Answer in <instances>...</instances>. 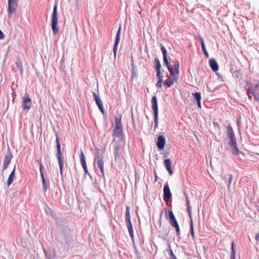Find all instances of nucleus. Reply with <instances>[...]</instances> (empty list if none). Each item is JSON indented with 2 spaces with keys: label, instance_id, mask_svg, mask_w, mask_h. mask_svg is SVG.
<instances>
[{
  "label": "nucleus",
  "instance_id": "obj_1",
  "mask_svg": "<svg viewBox=\"0 0 259 259\" xmlns=\"http://www.w3.org/2000/svg\"><path fill=\"white\" fill-rule=\"evenodd\" d=\"M171 76H169L168 79L164 82V84L168 87H170L177 80L178 75L179 72V62L178 61L175 62L172 66L167 67Z\"/></svg>",
  "mask_w": 259,
  "mask_h": 259
},
{
  "label": "nucleus",
  "instance_id": "obj_2",
  "mask_svg": "<svg viewBox=\"0 0 259 259\" xmlns=\"http://www.w3.org/2000/svg\"><path fill=\"white\" fill-rule=\"evenodd\" d=\"M121 116L119 117H115V126L114 128V133L113 136L115 137L121 138L123 135L122 126L121 121Z\"/></svg>",
  "mask_w": 259,
  "mask_h": 259
},
{
  "label": "nucleus",
  "instance_id": "obj_3",
  "mask_svg": "<svg viewBox=\"0 0 259 259\" xmlns=\"http://www.w3.org/2000/svg\"><path fill=\"white\" fill-rule=\"evenodd\" d=\"M113 144V149H114V156L115 160H117L118 159H119L120 157V155L121 154V151L122 149V141L121 139L116 141L114 140L112 142Z\"/></svg>",
  "mask_w": 259,
  "mask_h": 259
},
{
  "label": "nucleus",
  "instance_id": "obj_4",
  "mask_svg": "<svg viewBox=\"0 0 259 259\" xmlns=\"http://www.w3.org/2000/svg\"><path fill=\"white\" fill-rule=\"evenodd\" d=\"M247 93L248 97L250 99L251 98V96L249 94H251L254 99L259 102V82H256L255 84H253L248 87Z\"/></svg>",
  "mask_w": 259,
  "mask_h": 259
},
{
  "label": "nucleus",
  "instance_id": "obj_5",
  "mask_svg": "<svg viewBox=\"0 0 259 259\" xmlns=\"http://www.w3.org/2000/svg\"><path fill=\"white\" fill-rule=\"evenodd\" d=\"M56 143H57V152L56 154V157L57 158L60 170V174L61 176L63 175V169L64 167V163H63V160L62 157V152L61 151V145L60 144L59 140L58 137L56 138Z\"/></svg>",
  "mask_w": 259,
  "mask_h": 259
},
{
  "label": "nucleus",
  "instance_id": "obj_6",
  "mask_svg": "<svg viewBox=\"0 0 259 259\" xmlns=\"http://www.w3.org/2000/svg\"><path fill=\"white\" fill-rule=\"evenodd\" d=\"M58 20L57 6V5H55L53 8V12L52 16V28L53 32L55 34H56L59 31V29L57 27Z\"/></svg>",
  "mask_w": 259,
  "mask_h": 259
},
{
  "label": "nucleus",
  "instance_id": "obj_7",
  "mask_svg": "<svg viewBox=\"0 0 259 259\" xmlns=\"http://www.w3.org/2000/svg\"><path fill=\"white\" fill-rule=\"evenodd\" d=\"M168 216L169 219V223L172 227L176 229L177 235L178 236L180 233L179 226L175 218L174 214L171 210L169 211Z\"/></svg>",
  "mask_w": 259,
  "mask_h": 259
},
{
  "label": "nucleus",
  "instance_id": "obj_8",
  "mask_svg": "<svg viewBox=\"0 0 259 259\" xmlns=\"http://www.w3.org/2000/svg\"><path fill=\"white\" fill-rule=\"evenodd\" d=\"M18 0H8V13L9 17L15 12L17 5Z\"/></svg>",
  "mask_w": 259,
  "mask_h": 259
},
{
  "label": "nucleus",
  "instance_id": "obj_9",
  "mask_svg": "<svg viewBox=\"0 0 259 259\" xmlns=\"http://www.w3.org/2000/svg\"><path fill=\"white\" fill-rule=\"evenodd\" d=\"M31 105V99L27 93L23 98L22 107L23 110H29Z\"/></svg>",
  "mask_w": 259,
  "mask_h": 259
},
{
  "label": "nucleus",
  "instance_id": "obj_10",
  "mask_svg": "<svg viewBox=\"0 0 259 259\" xmlns=\"http://www.w3.org/2000/svg\"><path fill=\"white\" fill-rule=\"evenodd\" d=\"M95 163L97 167L100 169L102 176L104 177V162L103 160V156L101 155L97 156L95 159Z\"/></svg>",
  "mask_w": 259,
  "mask_h": 259
},
{
  "label": "nucleus",
  "instance_id": "obj_11",
  "mask_svg": "<svg viewBox=\"0 0 259 259\" xmlns=\"http://www.w3.org/2000/svg\"><path fill=\"white\" fill-rule=\"evenodd\" d=\"M121 29V27L120 26L118 28V31L116 33L115 40L114 48H113V53H114V57H116L117 51V48H118V46L119 40H120Z\"/></svg>",
  "mask_w": 259,
  "mask_h": 259
},
{
  "label": "nucleus",
  "instance_id": "obj_12",
  "mask_svg": "<svg viewBox=\"0 0 259 259\" xmlns=\"http://www.w3.org/2000/svg\"><path fill=\"white\" fill-rule=\"evenodd\" d=\"M229 149L231 151L234 155H237L239 154L240 151L237 148L236 141L229 142Z\"/></svg>",
  "mask_w": 259,
  "mask_h": 259
},
{
  "label": "nucleus",
  "instance_id": "obj_13",
  "mask_svg": "<svg viewBox=\"0 0 259 259\" xmlns=\"http://www.w3.org/2000/svg\"><path fill=\"white\" fill-rule=\"evenodd\" d=\"M163 193V198L165 201H167L171 198V193L167 183L164 186Z\"/></svg>",
  "mask_w": 259,
  "mask_h": 259
},
{
  "label": "nucleus",
  "instance_id": "obj_14",
  "mask_svg": "<svg viewBox=\"0 0 259 259\" xmlns=\"http://www.w3.org/2000/svg\"><path fill=\"white\" fill-rule=\"evenodd\" d=\"M160 47H161V52L162 53L163 56L164 64H165V65L166 67L171 66L170 62L168 61V60L167 58V56H166L167 51H166V49L164 47V46L162 44H160Z\"/></svg>",
  "mask_w": 259,
  "mask_h": 259
},
{
  "label": "nucleus",
  "instance_id": "obj_15",
  "mask_svg": "<svg viewBox=\"0 0 259 259\" xmlns=\"http://www.w3.org/2000/svg\"><path fill=\"white\" fill-rule=\"evenodd\" d=\"M152 108L153 110L154 115L158 114V108L157 97L154 96L151 100Z\"/></svg>",
  "mask_w": 259,
  "mask_h": 259
},
{
  "label": "nucleus",
  "instance_id": "obj_16",
  "mask_svg": "<svg viewBox=\"0 0 259 259\" xmlns=\"http://www.w3.org/2000/svg\"><path fill=\"white\" fill-rule=\"evenodd\" d=\"M165 144V138L163 136H159L158 137L157 146L160 150L163 149Z\"/></svg>",
  "mask_w": 259,
  "mask_h": 259
},
{
  "label": "nucleus",
  "instance_id": "obj_17",
  "mask_svg": "<svg viewBox=\"0 0 259 259\" xmlns=\"http://www.w3.org/2000/svg\"><path fill=\"white\" fill-rule=\"evenodd\" d=\"M47 259H55L56 252L55 249L50 248L48 250H44Z\"/></svg>",
  "mask_w": 259,
  "mask_h": 259
},
{
  "label": "nucleus",
  "instance_id": "obj_18",
  "mask_svg": "<svg viewBox=\"0 0 259 259\" xmlns=\"http://www.w3.org/2000/svg\"><path fill=\"white\" fill-rule=\"evenodd\" d=\"M228 132V137L229 139V142L236 141L235 138V135L233 130L230 126H229L227 128Z\"/></svg>",
  "mask_w": 259,
  "mask_h": 259
},
{
  "label": "nucleus",
  "instance_id": "obj_19",
  "mask_svg": "<svg viewBox=\"0 0 259 259\" xmlns=\"http://www.w3.org/2000/svg\"><path fill=\"white\" fill-rule=\"evenodd\" d=\"M209 63L211 69L213 71H217L219 70L218 64L214 59H210L209 60Z\"/></svg>",
  "mask_w": 259,
  "mask_h": 259
},
{
  "label": "nucleus",
  "instance_id": "obj_20",
  "mask_svg": "<svg viewBox=\"0 0 259 259\" xmlns=\"http://www.w3.org/2000/svg\"><path fill=\"white\" fill-rule=\"evenodd\" d=\"M63 236L65 237V241L68 243L72 239V235L69 229H66V230L63 233Z\"/></svg>",
  "mask_w": 259,
  "mask_h": 259
},
{
  "label": "nucleus",
  "instance_id": "obj_21",
  "mask_svg": "<svg viewBox=\"0 0 259 259\" xmlns=\"http://www.w3.org/2000/svg\"><path fill=\"white\" fill-rule=\"evenodd\" d=\"M125 222L126 223L127 229H128L130 237H131L132 239H133L134 237V233H133L132 224L131 221V220H125Z\"/></svg>",
  "mask_w": 259,
  "mask_h": 259
},
{
  "label": "nucleus",
  "instance_id": "obj_22",
  "mask_svg": "<svg viewBox=\"0 0 259 259\" xmlns=\"http://www.w3.org/2000/svg\"><path fill=\"white\" fill-rule=\"evenodd\" d=\"M164 165L167 170L169 175L172 174V171L171 169V162L169 159H165L164 161Z\"/></svg>",
  "mask_w": 259,
  "mask_h": 259
},
{
  "label": "nucleus",
  "instance_id": "obj_23",
  "mask_svg": "<svg viewBox=\"0 0 259 259\" xmlns=\"http://www.w3.org/2000/svg\"><path fill=\"white\" fill-rule=\"evenodd\" d=\"M199 39H200V42H201V47H202V49L204 55L205 56V57L206 58H208L209 57V54H208V53L207 52V51L206 50L204 40H203V38L201 37H199Z\"/></svg>",
  "mask_w": 259,
  "mask_h": 259
},
{
  "label": "nucleus",
  "instance_id": "obj_24",
  "mask_svg": "<svg viewBox=\"0 0 259 259\" xmlns=\"http://www.w3.org/2000/svg\"><path fill=\"white\" fill-rule=\"evenodd\" d=\"M12 157L13 155L11 152L9 150L8 151L5 156L4 162L9 164L11 162Z\"/></svg>",
  "mask_w": 259,
  "mask_h": 259
},
{
  "label": "nucleus",
  "instance_id": "obj_25",
  "mask_svg": "<svg viewBox=\"0 0 259 259\" xmlns=\"http://www.w3.org/2000/svg\"><path fill=\"white\" fill-rule=\"evenodd\" d=\"M15 166L14 167L13 171L11 172L10 175L9 176L8 180L7 181V185L8 186H10L13 183L14 178H15Z\"/></svg>",
  "mask_w": 259,
  "mask_h": 259
},
{
  "label": "nucleus",
  "instance_id": "obj_26",
  "mask_svg": "<svg viewBox=\"0 0 259 259\" xmlns=\"http://www.w3.org/2000/svg\"><path fill=\"white\" fill-rule=\"evenodd\" d=\"M232 175L231 174H228L225 176V179L227 181V187L229 190L230 189L231 184L232 181Z\"/></svg>",
  "mask_w": 259,
  "mask_h": 259
},
{
  "label": "nucleus",
  "instance_id": "obj_27",
  "mask_svg": "<svg viewBox=\"0 0 259 259\" xmlns=\"http://www.w3.org/2000/svg\"><path fill=\"white\" fill-rule=\"evenodd\" d=\"M80 158V163H81V164L82 167L87 166V163L85 162V156H84V155L82 151H81Z\"/></svg>",
  "mask_w": 259,
  "mask_h": 259
},
{
  "label": "nucleus",
  "instance_id": "obj_28",
  "mask_svg": "<svg viewBox=\"0 0 259 259\" xmlns=\"http://www.w3.org/2000/svg\"><path fill=\"white\" fill-rule=\"evenodd\" d=\"M16 65L17 68L19 70L21 74H23V66L22 63L20 59H17L16 62Z\"/></svg>",
  "mask_w": 259,
  "mask_h": 259
},
{
  "label": "nucleus",
  "instance_id": "obj_29",
  "mask_svg": "<svg viewBox=\"0 0 259 259\" xmlns=\"http://www.w3.org/2000/svg\"><path fill=\"white\" fill-rule=\"evenodd\" d=\"M41 178L42 179L43 189L45 192H46L48 189V185L47 184L44 175H42V177H41Z\"/></svg>",
  "mask_w": 259,
  "mask_h": 259
},
{
  "label": "nucleus",
  "instance_id": "obj_30",
  "mask_svg": "<svg viewBox=\"0 0 259 259\" xmlns=\"http://www.w3.org/2000/svg\"><path fill=\"white\" fill-rule=\"evenodd\" d=\"M154 62L155 64V70H160L161 64L158 58H155Z\"/></svg>",
  "mask_w": 259,
  "mask_h": 259
},
{
  "label": "nucleus",
  "instance_id": "obj_31",
  "mask_svg": "<svg viewBox=\"0 0 259 259\" xmlns=\"http://www.w3.org/2000/svg\"><path fill=\"white\" fill-rule=\"evenodd\" d=\"M231 249L232 252L231 253L230 259H235V254L234 249V242L232 243Z\"/></svg>",
  "mask_w": 259,
  "mask_h": 259
},
{
  "label": "nucleus",
  "instance_id": "obj_32",
  "mask_svg": "<svg viewBox=\"0 0 259 259\" xmlns=\"http://www.w3.org/2000/svg\"><path fill=\"white\" fill-rule=\"evenodd\" d=\"M193 95L197 101H201V97L200 93L196 92L195 94H193Z\"/></svg>",
  "mask_w": 259,
  "mask_h": 259
},
{
  "label": "nucleus",
  "instance_id": "obj_33",
  "mask_svg": "<svg viewBox=\"0 0 259 259\" xmlns=\"http://www.w3.org/2000/svg\"><path fill=\"white\" fill-rule=\"evenodd\" d=\"M131 220L130 214V209H129V207L128 206L126 208V212H125V220Z\"/></svg>",
  "mask_w": 259,
  "mask_h": 259
},
{
  "label": "nucleus",
  "instance_id": "obj_34",
  "mask_svg": "<svg viewBox=\"0 0 259 259\" xmlns=\"http://www.w3.org/2000/svg\"><path fill=\"white\" fill-rule=\"evenodd\" d=\"M158 114L154 115V123H155L154 128L155 129L156 128L158 127Z\"/></svg>",
  "mask_w": 259,
  "mask_h": 259
},
{
  "label": "nucleus",
  "instance_id": "obj_35",
  "mask_svg": "<svg viewBox=\"0 0 259 259\" xmlns=\"http://www.w3.org/2000/svg\"><path fill=\"white\" fill-rule=\"evenodd\" d=\"M190 234L193 239H194V232L192 221H191V225H190Z\"/></svg>",
  "mask_w": 259,
  "mask_h": 259
},
{
  "label": "nucleus",
  "instance_id": "obj_36",
  "mask_svg": "<svg viewBox=\"0 0 259 259\" xmlns=\"http://www.w3.org/2000/svg\"><path fill=\"white\" fill-rule=\"evenodd\" d=\"M39 170L40 173V176L42 177V175H44L42 170L44 168V166L43 165L42 162L41 161H39Z\"/></svg>",
  "mask_w": 259,
  "mask_h": 259
},
{
  "label": "nucleus",
  "instance_id": "obj_37",
  "mask_svg": "<svg viewBox=\"0 0 259 259\" xmlns=\"http://www.w3.org/2000/svg\"><path fill=\"white\" fill-rule=\"evenodd\" d=\"M93 96L94 98V99L95 100V102L97 101V100L100 99V97L97 96V95L95 93H93Z\"/></svg>",
  "mask_w": 259,
  "mask_h": 259
},
{
  "label": "nucleus",
  "instance_id": "obj_38",
  "mask_svg": "<svg viewBox=\"0 0 259 259\" xmlns=\"http://www.w3.org/2000/svg\"><path fill=\"white\" fill-rule=\"evenodd\" d=\"M83 170L84 171L85 175H88L90 177H91V176L88 171L87 166H85V167H83Z\"/></svg>",
  "mask_w": 259,
  "mask_h": 259
},
{
  "label": "nucleus",
  "instance_id": "obj_39",
  "mask_svg": "<svg viewBox=\"0 0 259 259\" xmlns=\"http://www.w3.org/2000/svg\"><path fill=\"white\" fill-rule=\"evenodd\" d=\"M170 255L171 257V259H177L176 257L174 255V254L171 249H170Z\"/></svg>",
  "mask_w": 259,
  "mask_h": 259
},
{
  "label": "nucleus",
  "instance_id": "obj_40",
  "mask_svg": "<svg viewBox=\"0 0 259 259\" xmlns=\"http://www.w3.org/2000/svg\"><path fill=\"white\" fill-rule=\"evenodd\" d=\"M96 104H97V105H98V107L99 106L103 105L101 99L97 100V101H96Z\"/></svg>",
  "mask_w": 259,
  "mask_h": 259
},
{
  "label": "nucleus",
  "instance_id": "obj_41",
  "mask_svg": "<svg viewBox=\"0 0 259 259\" xmlns=\"http://www.w3.org/2000/svg\"><path fill=\"white\" fill-rule=\"evenodd\" d=\"M156 70V76L157 77H159L162 76L161 75L160 70Z\"/></svg>",
  "mask_w": 259,
  "mask_h": 259
},
{
  "label": "nucleus",
  "instance_id": "obj_42",
  "mask_svg": "<svg viewBox=\"0 0 259 259\" xmlns=\"http://www.w3.org/2000/svg\"><path fill=\"white\" fill-rule=\"evenodd\" d=\"M98 107H99V109H100V110L101 111V112L102 113V114H104L105 113V111H104L103 105L99 106Z\"/></svg>",
  "mask_w": 259,
  "mask_h": 259
},
{
  "label": "nucleus",
  "instance_id": "obj_43",
  "mask_svg": "<svg viewBox=\"0 0 259 259\" xmlns=\"http://www.w3.org/2000/svg\"><path fill=\"white\" fill-rule=\"evenodd\" d=\"M9 164L8 163H5L3 162V170H5V169H6L8 167V166Z\"/></svg>",
  "mask_w": 259,
  "mask_h": 259
},
{
  "label": "nucleus",
  "instance_id": "obj_44",
  "mask_svg": "<svg viewBox=\"0 0 259 259\" xmlns=\"http://www.w3.org/2000/svg\"><path fill=\"white\" fill-rule=\"evenodd\" d=\"M162 82H161L160 81H157V83H156V86L157 88H160L162 87Z\"/></svg>",
  "mask_w": 259,
  "mask_h": 259
},
{
  "label": "nucleus",
  "instance_id": "obj_45",
  "mask_svg": "<svg viewBox=\"0 0 259 259\" xmlns=\"http://www.w3.org/2000/svg\"><path fill=\"white\" fill-rule=\"evenodd\" d=\"M5 38V35L4 34L3 32L1 31L0 29V40L3 39Z\"/></svg>",
  "mask_w": 259,
  "mask_h": 259
},
{
  "label": "nucleus",
  "instance_id": "obj_46",
  "mask_svg": "<svg viewBox=\"0 0 259 259\" xmlns=\"http://www.w3.org/2000/svg\"><path fill=\"white\" fill-rule=\"evenodd\" d=\"M186 196V203H187V206H190V201L188 198V197L187 196L186 194H185Z\"/></svg>",
  "mask_w": 259,
  "mask_h": 259
},
{
  "label": "nucleus",
  "instance_id": "obj_47",
  "mask_svg": "<svg viewBox=\"0 0 259 259\" xmlns=\"http://www.w3.org/2000/svg\"><path fill=\"white\" fill-rule=\"evenodd\" d=\"M136 255L137 258V259H141V256L140 254L136 250Z\"/></svg>",
  "mask_w": 259,
  "mask_h": 259
},
{
  "label": "nucleus",
  "instance_id": "obj_48",
  "mask_svg": "<svg viewBox=\"0 0 259 259\" xmlns=\"http://www.w3.org/2000/svg\"><path fill=\"white\" fill-rule=\"evenodd\" d=\"M187 210L189 213V214L190 217H191V209H190V206H187Z\"/></svg>",
  "mask_w": 259,
  "mask_h": 259
},
{
  "label": "nucleus",
  "instance_id": "obj_49",
  "mask_svg": "<svg viewBox=\"0 0 259 259\" xmlns=\"http://www.w3.org/2000/svg\"><path fill=\"white\" fill-rule=\"evenodd\" d=\"M158 81H160L161 82H163V78H162V76L161 77H158Z\"/></svg>",
  "mask_w": 259,
  "mask_h": 259
},
{
  "label": "nucleus",
  "instance_id": "obj_50",
  "mask_svg": "<svg viewBox=\"0 0 259 259\" xmlns=\"http://www.w3.org/2000/svg\"><path fill=\"white\" fill-rule=\"evenodd\" d=\"M197 106L198 107L201 108V102L200 101H197Z\"/></svg>",
  "mask_w": 259,
  "mask_h": 259
},
{
  "label": "nucleus",
  "instance_id": "obj_51",
  "mask_svg": "<svg viewBox=\"0 0 259 259\" xmlns=\"http://www.w3.org/2000/svg\"><path fill=\"white\" fill-rule=\"evenodd\" d=\"M213 125L214 126H219V124L217 122H214L213 123Z\"/></svg>",
  "mask_w": 259,
  "mask_h": 259
}]
</instances>
